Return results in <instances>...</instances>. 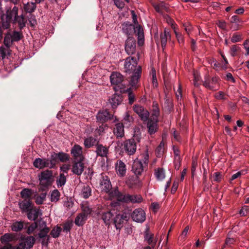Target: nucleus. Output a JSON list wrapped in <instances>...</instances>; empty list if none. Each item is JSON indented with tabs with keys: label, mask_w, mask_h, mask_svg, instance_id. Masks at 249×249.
<instances>
[{
	"label": "nucleus",
	"mask_w": 249,
	"mask_h": 249,
	"mask_svg": "<svg viewBox=\"0 0 249 249\" xmlns=\"http://www.w3.org/2000/svg\"><path fill=\"white\" fill-rule=\"evenodd\" d=\"M122 30L123 32L127 36L136 33L138 36V44L140 46L143 45L144 43V34L143 29L141 26L137 25L135 27L128 22H124L122 24Z\"/></svg>",
	"instance_id": "obj_1"
},
{
	"label": "nucleus",
	"mask_w": 249,
	"mask_h": 249,
	"mask_svg": "<svg viewBox=\"0 0 249 249\" xmlns=\"http://www.w3.org/2000/svg\"><path fill=\"white\" fill-rule=\"evenodd\" d=\"M139 56L137 58L134 57H128L125 60L124 64V69L125 71L130 74L137 71L138 67L140 68V71H142L141 67L138 65V60H139Z\"/></svg>",
	"instance_id": "obj_2"
},
{
	"label": "nucleus",
	"mask_w": 249,
	"mask_h": 249,
	"mask_svg": "<svg viewBox=\"0 0 249 249\" xmlns=\"http://www.w3.org/2000/svg\"><path fill=\"white\" fill-rule=\"evenodd\" d=\"M36 239L32 236L21 237L20 242L16 246H13V249H30L35 244Z\"/></svg>",
	"instance_id": "obj_3"
},
{
	"label": "nucleus",
	"mask_w": 249,
	"mask_h": 249,
	"mask_svg": "<svg viewBox=\"0 0 249 249\" xmlns=\"http://www.w3.org/2000/svg\"><path fill=\"white\" fill-rule=\"evenodd\" d=\"M53 172L52 171L47 170L41 172L39 176L40 185L44 187L47 188L50 186L53 180H52Z\"/></svg>",
	"instance_id": "obj_4"
},
{
	"label": "nucleus",
	"mask_w": 249,
	"mask_h": 249,
	"mask_svg": "<svg viewBox=\"0 0 249 249\" xmlns=\"http://www.w3.org/2000/svg\"><path fill=\"white\" fill-rule=\"evenodd\" d=\"M219 78L217 76H213L210 78L208 75H206L203 85L209 89L216 90L219 88Z\"/></svg>",
	"instance_id": "obj_5"
},
{
	"label": "nucleus",
	"mask_w": 249,
	"mask_h": 249,
	"mask_svg": "<svg viewBox=\"0 0 249 249\" xmlns=\"http://www.w3.org/2000/svg\"><path fill=\"white\" fill-rule=\"evenodd\" d=\"M133 110L138 114L142 121L144 122L148 121L149 113L144 107L140 105H135L133 106Z\"/></svg>",
	"instance_id": "obj_6"
},
{
	"label": "nucleus",
	"mask_w": 249,
	"mask_h": 249,
	"mask_svg": "<svg viewBox=\"0 0 249 249\" xmlns=\"http://www.w3.org/2000/svg\"><path fill=\"white\" fill-rule=\"evenodd\" d=\"M124 149L128 155L135 154L137 149L136 142L134 139H129L124 142Z\"/></svg>",
	"instance_id": "obj_7"
},
{
	"label": "nucleus",
	"mask_w": 249,
	"mask_h": 249,
	"mask_svg": "<svg viewBox=\"0 0 249 249\" xmlns=\"http://www.w3.org/2000/svg\"><path fill=\"white\" fill-rule=\"evenodd\" d=\"M71 153L73 158V160H84V156L83 154L82 147L75 144L71 148Z\"/></svg>",
	"instance_id": "obj_8"
},
{
	"label": "nucleus",
	"mask_w": 249,
	"mask_h": 249,
	"mask_svg": "<svg viewBox=\"0 0 249 249\" xmlns=\"http://www.w3.org/2000/svg\"><path fill=\"white\" fill-rule=\"evenodd\" d=\"M34 165L35 167L39 169H42L44 167L53 168L54 163L48 159L37 158L34 161Z\"/></svg>",
	"instance_id": "obj_9"
},
{
	"label": "nucleus",
	"mask_w": 249,
	"mask_h": 249,
	"mask_svg": "<svg viewBox=\"0 0 249 249\" xmlns=\"http://www.w3.org/2000/svg\"><path fill=\"white\" fill-rule=\"evenodd\" d=\"M142 71H140V68L138 67V69H137V71L131 73L132 75L131 76L130 80L129 81V85L131 87V88L133 89H137L139 87V81L141 77Z\"/></svg>",
	"instance_id": "obj_10"
},
{
	"label": "nucleus",
	"mask_w": 249,
	"mask_h": 249,
	"mask_svg": "<svg viewBox=\"0 0 249 249\" xmlns=\"http://www.w3.org/2000/svg\"><path fill=\"white\" fill-rule=\"evenodd\" d=\"M125 50L128 55L135 53L136 52V41L134 38L130 37H128L125 42Z\"/></svg>",
	"instance_id": "obj_11"
},
{
	"label": "nucleus",
	"mask_w": 249,
	"mask_h": 249,
	"mask_svg": "<svg viewBox=\"0 0 249 249\" xmlns=\"http://www.w3.org/2000/svg\"><path fill=\"white\" fill-rule=\"evenodd\" d=\"M83 160H73L72 162L71 172L73 174L80 176L84 171V164Z\"/></svg>",
	"instance_id": "obj_12"
},
{
	"label": "nucleus",
	"mask_w": 249,
	"mask_h": 249,
	"mask_svg": "<svg viewBox=\"0 0 249 249\" xmlns=\"http://www.w3.org/2000/svg\"><path fill=\"white\" fill-rule=\"evenodd\" d=\"M131 217L134 221L142 223L145 219V213L142 209H136L132 213Z\"/></svg>",
	"instance_id": "obj_13"
},
{
	"label": "nucleus",
	"mask_w": 249,
	"mask_h": 249,
	"mask_svg": "<svg viewBox=\"0 0 249 249\" xmlns=\"http://www.w3.org/2000/svg\"><path fill=\"white\" fill-rule=\"evenodd\" d=\"M128 217L126 214H117L113 219V223L116 229H121L124 224V221H127Z\"/></svg>",
	"instance_id": "obj_14"
},
{
	"label": "nucleus",
	"mask_w": 249,
	"mask_h": 249,
	"mask_svg": "<svg viewBox=\"0 0 249 249\" xmlns=\"http://www.w3.org/2000/svg\"><path fill=\"white\" fill-rule=\"evenodd\" d=\"M142 198L140 195H130L129 194L124 195L123 198V202L125 203H140L142 201Z\"/></svg>",
	"instance_id": "obj_15"
},
{
	"label": "nucleus",
	"mask_w": 249,
	"mask_h": 249,
	"mask_svg": "<svg viewBox=\"0 0 249 249\" xmlns=\"http://www.w3.org/2000/svg\"><path fill=\"white\" fill-rule=\"evenodd\" d=\"M100 185L102 191L106 193H108L111 190L112 186L110 181L109 178L107 176L102 175V179H101Z\"/></svg>",
	"instance_id": "obj_16"
},
{
	"label": "nucleus",
	"mask_w": 249,
	"mask_h": 249,
	"mask_svg": "<svg viewBox=\"0 0 249 249\" xmlns=\"http://www.w3.org/2000/svg\"><path fill=\"white\" fill-rule=\"evenodd\" d=\"M115 170L117 175L120 177L125 175L126 168L125 164L121 160H118L115 164Z\"/></svg>",
	"instance_id": "obj_17"
},
{
	"label": "nucleus",
	"mask_w": 249,
	"mask_h": 249,
	"mask_svg": "<svg viewBox=\"0 0 249 249\" xmlns=\"http://www.w3.org/2000/svg\"><path fill=\"white\" fill-rule=\"evenodd\" d=\"M112 115L110 114L107 110H102L99 111L96 115L97 121L103 123L112 118Z\"/></svg>",
	"instance_id": "obj_18"
},
{
	"label": "nucleus",
	"mask_w": 249,
	"mask_h": 249,
	"mask_svg": "<svg viewBox=\"0 0 249 249\" xmlns=\"http://www.w3.org/2000/svg\"><path fill=\"white\" fill-rule=\"evenodd\" d=\"M158 119L149 118L148 119L147 126L148 128V133L152 135L154 134L158 129L157 123Z\"/></svg>",
	"instance_id": "obj_19"
},
{
	"label": "nucleus",
	"mask_w": 249,
	"mask_h": 249,
	"mask_svg": "<svg viewBox=\"0 0 249 249\" xmlns=\"http://www.w3.org/2000/svg\"><path fill=\"white\" fill-rule=\"evenodd\" d=\"M171 36L169 30L165 29L163 33L160 35V39L162 49L164 50L166 46L167 42L171 39Z\"/></svg>",
	"instance_id": "obj_20"
},
{
	"label": "nucleus",
	"mask_w": 249,
	"mask_h": 249,
	"mask_svg": "<svg viewBox=\"0 0 249 249\" xmlns=\"http://www.w3.org/2000/svg\"><path fill=\"white\" fill-rule=\"evenodd\" d=\"M101 218L106 225H109L112 221L113 214L110 210L103 211L100 212Z\"/></svg>",
	"instance_id": "obj_21"
},
{
	"label": "nucleus",
	"mask_w": 249,
	"mask_h": 249,
	"mask_svg": "<svg viewBox=\"0 0 249 249\" xmlns=\"http://www.w3.org/2000/svg\"><path fill=\"white\" fill-rule=\"evenodd\" d=\"M111 84L119 86L123 81V75L119 72H113L110 77Z\"/></svg>",
	"instance_id": "obj_22"
},
{
	"label": "nucleus",
	"mask_w": 249,
	"mask_h": 249,
	"mask_svg": "<svg viewBox=\"0 0 249 249\" xmlns=\"http://www.w3.org/2000/svg\"><path fill=\"white\" fill-rule=\"evenodd\" d=\"M132 171L136 175H140L143 171V164L138 159H136L132 165Z\"/></svg>",
	"instance_id": "obj_23"
},
{
	"label": "nucleus",
	"mask_w": 249,
	"mask_h": 249,
	"mask_svg": "<svg viewBox=\"0 0 249 249\" xmlns=\"http://www.w3.org/2000/svg\"><path fill=\"white\" fill-rule=\"evenodd\" d=\"M96 153L98 156L101 157H107L108 154V147L104 146L101 144L96 145Z\"/></svg>",
	"instance_id": "obj_24"
},
{
	"label": "nucleus",
	"mask_w": 249,
	"mask_h": 249,
	"mask_svg": "<svg viewBox=\"0 0 249 249\" xmlns=\"http://www.w3.org/2000/svg\"><path fill=\"white\" fill-rule=\"evenodd\" d=\"M19 208L22 210L23 212H27L31 210L32 208V203L31 200H23L18 203Z\"/></svg>",
	"instance_id": "obj_25"
},
{
	"label": "nucleus",
	"mask_w": 249,
	"mask_h": 249,
	"mask_svg": "<svg viewBox=\"0 0 249 249\" xmlns=\"http://www.w3.org/2000/svg\"><path fill=\"white\" fill-rule=\"evenodd\" d=\"M113 132L117 138H122L124 136V126L122 123H119L116 124L114 128Z\"/></svg>",
	"instance_id": "obj_26"
},
{
	"label": "nucleus",
	"mask_w": 249,
	"mask_h": 249,
	"mask_svg": "<svg viewBox=\"0 0 249 249\" xmlns=\"http://www.w3.org/2000/svg\"><path fill=\"white\" fill-rule=\"evenodd\" d=\"M16 234L5 233L0 237V241L2 244H10V243L15 240Z\"/></svg>",
	"instance_id": "obj_27"
},
{
	"label": "nucleus",
	"mask_w": 249,
	"mask_h": 249,
	"mask_svg": "<svg viewBox=\"0 0 249 249\" xmlns=\"http://www.w3.org/2000/svg\"><path fill=\"white\" fill-rule=\"evenodd\" d=\"M144 240L152 248L154 247L157 242V240L154 239V234L149 233L147 231L144 233Z\"/></svg>",
	"instance_id": "obj_28"
},
{
	"label": "nucleus",
	"mask_w": 249,
	"mask_h": 249,
	"mask_svg": "<svg viewBox=\"0 0 249 249\" xmlns=\"http://www.w3.org/2000/svg\"><path fill=\"white\" fill-rule=\"evenodd\" d=\"M108 193L111 198H116L118 201L122 202L124 195L120 193L118 189L110 190Z\"/></svg>",
	"instance_id": "obj_29"
},
{
	"label": "nucleus",
	"mask_w": 249,
	"mask_h": 249,
	"mask_svg": "<svg viewBox=\"0 0 249 249\" xmlns=\"http://www.w3.org/2000/svg\"><path fill=\"white\" fill-rule=\"evenodd\" d=\"M28 212V218L31 220H36L38 216L41 214L40 210L38 209H32L31 208V210H29Z\"/></svg>",
	"instance_id": "obj_30"
},
{
	"label": "nucleus",
	"mask_w": 249,
	"mask_h": 249,
	"mask_svg": "<svg viewBox=\"0 0 249 249\" xmlns=\"http://www.w3.org/2000/svg\"><path fill=\"white\" fill-rule=\"evenodd\" d=\"M18 8L14 6L12 10H7L6 11V19L7 20H10L12 19L16 18L18 16Z\"/></svg>",
	"instance_id": "obj_31"
},
{
	"label": "nucleus",
	"mask_w": 249,
	"mask_h": 249,
	"mask_svg": "<svg viewBox=\"0 0 249 249\" xmlns=\"http://www.w3.org/2000/svg\"><path fill=\"white\" fill-rule=\"evenodd\" d=\"M122 97L119 95L115 94L113 95L109 99V103L112 108H115L122 102Z\"/></svg>",
	"instance_id": "obj_32"
},
{
	"label": "nucleus",
	"mask_w": 249,
	"mask_h": 249,
	"mask_svg": "<svg viewBox=\"0 0 249 249\" xmlns=\"http://www.w3.org/2000/svg\"><path fill=\"white\" fill-rule=\"evenodd\" d=\"M42 229L40 230L38 233V236L40 238H43L47 237V240L49 239L48 233L50 231V229L46 226V223L43 221L41 223Z\"/></svg>",
	"instance_id": "obj_33"
},
{
	"label": "nucleus",
	"mask_w": 249,
	"mask_h": 249,
	"mask_svg": "<svg viewBox=\"0 0 249 249\" xmlns=\"http://www.w3.org/2000/svg\"><path fill=\"white\" fill-rule=\"evenodd\" d=\"M140 181L137 177H130L126 181V184L129 187L133 188L139 186Z\"/></svg>",
	"instance_id": "obj_34"
},
{
	"label": "nucleus",
	"mask_w": 249,
	"mask_h": 249,
	"mask_svg": "<svg viewBox=\"0 0 249 249\" xmlns=\"http://www.w3.org/2000/svg\"><path fill=\"white\" fill-rule=\"evenodd\" d=\"M97 140L95 138L90 136L84 139V145L86 148H90L96 145Z\"/></svg>",
	"instance_id": "obj_35"
},
{
	"label": "nucleus",
	"mask_w": 249,
	"mask_h": 249,
	"mask_svg": "<svg viewBox=\"0 0 249 249\" xmlns=\"http://www.w3.org/2000/svg\"><path fill=\"white\" fill-rule=\"evenodd\" d=\"M32 195L33 191L30 189H23L20 192L21 197L23 199V200H32Z\"/></svg>",
	"instance_id": "obj_36"
},
{
	"label": "nucleus",
	"mask_w": 249,
	"mask_h": 249,
	"mask_svg": "<svg viewBox=\"0 0 249 249\" xmlns=\"http://www.w3.org/2000/svg\"><path fill=\"white\" fill-rule=\"evenodd\" d=\"M66 180V176L65 175L64 173H60L56 179V183L57 187L59 188L63 186L65 184Z\"/></svg>",
	"instance_id": "obj_37"
},
{
	"label": "nucleus",
	"mask_w": 249,
	"mask_h": 249,
	"mask_svg": "<svg viewBox=\"0 0 249 249\" xmlns=\"http://www.w3.org/2000/svg\"><path fill=\"white\" fill-rule=\"evenodd\" d=\"M152 110V113L150 118L158 119V117L160 115V110L158 105L157 103L153 102Z\"/></svg>",
	"instance_id": "obj_38"
},
{
	"label": "nucleus",
	"mask_w": 249,
	"mask_h": 249,
	"mask_svg": "<svg viewBox=\"0 0 249 249\" xmlns=\"http://www.w3.org/2000/svg\"><path fill=\"white\" fill-rule=\"evenodd\" d=\"M155 175L158 180H161L165 177V171L162 168H158L155 170Z\"/></svg>",
	"instance_id": "obj_39"
},
{
	"label": "nucleus",
	"mask_w": 249,
	"mask_h": 249,
	"mask_svg": "<svg viewBox=\"0 0 249 249\" xmlns=\"http://www.w3.org/2000/svg\"><path fill=\"white\" fill-rule=\"evenodd\" d=\"M36 4L35 2H27L24 4V9L27 13H31L36 9Z\"/></svg>",
	"instance_id": "obj_40"
},
{
	"label": "nucleus",
	"mask_w": 249,
	"mask_h": 249,
	"mask_svg": "<svg viewBox=\"0 0 249 249\" xmlns=\"http://www.w3.org/2000/svg\"><path fill=\"white\" fill-rule=\"evenodd\" d=\"M60 196V193L59 191L57 189L53 190L50 195V200L53 202H57Z\"/></svg>",
	"instance_id": "obj_41"
},
{
	"label": "nucleus",
	"mask_w": 249,
	"mask_h": 249,
	"mask_svg": "<svg viewBox=\"0 0 249 249\" xmlns=\"http://www.w3.org/2000/svg\"><path fill=\"white\" fill-rule=\"evenodd\" d=\"M91 195V189L88 185H84L83 187L81 196L85 198H88Z\"/></svg>",
	"instance_id": "obj_42"
},
{
	"label": "nucleus",
	"mask_w": 249,
	"mask_h": 249,
	"mask_svg": "<svg viewBox=\"0 0 249 249\" xmlns=\"http://www.w3.org/2000/svg\"><path fill=\"white\" fill-rule=\"evenodd\" d=\"M24 227L22 222L16 221L14 222L11 226V230L14 231H20Z\"/></svg>",
	"instance_id": "obj_43"
},
{
	"label": "nucleus",
	"mask_w": 249,
	"mask_h": 249,
	"mask_svg": "<svg viewBox=\"0 0 249 249\" xmlns=\"http://www.w3.org/2000/svg\"><path fill=\"white\" fill-rule=\"evenodd\" d=\"M87 217L85 214L80 213L78 214L75 219V224L78 226H82L84 224V221L86 220Z\"/></svg>",
	"instance_id": "obj_44"
},
{
	"label": "nucleus",
	"mask_w": 249,
	"mask_h": 249,
	"mask_svg": "<svg viewBox=\"0 0 249 249\" xmlns=\"http://www.w3.org/2000/svg\"><path fill=\"white\" fill-rule=\"evenodd\" d=\"M13 42L11 34L10 33H7L4 36L3 41L5 46L9 48L11 46Z\"/></svg>",
	"instance_id": "obj_45"
},
{
	"label": "nucleus",
	"mask_w": 249,
	"mask_h": 249,
	"mask_svg": "<svg viewBox=\"0 0 249 249\" xmlns=\"http://www.w3.org/2000/svg\"><path fill=\"white\" fill-rule=\"evenodd\" d=\"M81 209L82 210L81 213L85 214V215L87 217L91 212V209L87 203H83L81 205Z\"/></svg>",
	"instance_id": "obj_46"
},
{
	"label": "nucleus",
	"mask_w": 249,
	"mask_h": 249,
	"mask_svg": "<svg viewBox=\"0 0 249 249\" xmlns=\"http://www.w3.org/2000/svg\"><path fill=\"white\" fill-rule=\"evenodd\" d=\"M15 22L18 24L19 27L20 29L23 28L25 26V19L22 15L20 16H18L14 20Z\"/></svg>",
	"instance_id": "obj_47"
},
{
	"label": "nucleus",
	"mask_w": 249,
	"mask_h": 249,
	"mask_svg": "<svg viewBox=\"0 0 249 249\" xmlns=\"http://www.w3.org/2000/svg\"><path fill=\"white\" fill-rule=\"evenodd\" d=\"M61 230L60 227L56 226L51 231L50 234L53 237L57 238L59 236Z\"/></svg>",
	"instance_id": "obj_48"
},
{
	"label": "nucleus",
	"mask_w": 249,
	"mask_h": 249,
	"mask_svg": "<svg viewBox=\"0 0 249 249\" xmlns=\"http://www.w3.org/2000/svg\"><path fill=\"white\" fill-rule=\"evenodd\" d=\"M139 160L142 161V163L147 164L149 160V155L147 150L141 154L140 159H139Z\"/></svg>",
	"instance_id": "obj_49"
},
{
	"label": "nucleus",
	"mask_w": 249,
	"mask_h": 249,
	"mask_svg": "<svg viewBox=\"0 0 249 249\" xmlns=\"http://www.w3.org/2000/svg\"><path fill=\"white\" fill-rule=\"evenodd\" d=\"M56 157L62 162H65L69 160V156L65 153L60 152L56 154Z\"/></svg>",
	"instance_id": "obj_50"
},
{
	"label": "nucleus",
	"mask_w": 249,
	"mask_h": 249,
	"mask_svg": "<svg viewBox=\"0 0 249 249\" xmlns=\"http://www.w3.org/2000/svg\"><path fill=\"white\" fill-rule=\"evenodd\" d=\"M164 142L163 141H161L156 150V153L157 156L160 157L163 154L164 150Z\"/></svg>",
	"instance_id": "obj_51"
},
{
	"label": "nucleus",
	"mask_w": 249,
	"mask_h": 249,
	"mask_svg": "<svg viewBox=\"0 0 249 249\" xmlns=\"http://www.w3.org/2000/svg\"><path fill=\"white\" fill-rule=\"evenodd\" d=\"M126 92L128 93L129 103L132 104L135 100V96L132 91V89L131 88L128 89L126 90Z\"/></svg>",
	"instance_id": "obj_52"
},
{
	"label": "nucleus",
	"mask_w": 249,
	"mask_h": 249,
	"mask_svg": "<svg viewBox=\"0 0 249 249\" xmlns=\"http://www.w3.org/2000/svg\"><path fill=\"white\" fill-rule=\"evenodd\" d=\"M46 193H43L39 196H37L36 198V203L37 204H42L46 198Z\"/></svg>",
	"instance_id": "obj_53"
},
{
	"label": "nucleus",
	"mask_w": 249,
	"mask_h": 249,
	"mask_svg": "<svg viewBox=\"0 0 249 249\" xmlns=\"http://www.w3.org/2000/svg\"><path fill=\"white\" fill-rule=\"evenodd\" d=\"M242 40V35L238 33H234L231 38V41L232 43L240 42Z\"/></svg>",
	"instance_id": "obj_54"
},
{
	"label": "nucleus",
	"mask_w": 249,
	"mask_h": 249,
	"mask_svg": "<svg viewBox=\"0 0 249 249\" xmlns=\"http://www.w3.org/2000/svg\"><path fill=\"white\" fill-rule=\"evenodd\" d=\"M37 222H34L30 225L28 228L27 233L28 234L32 233L37 228Z\"/></svg>",
	"instance_id": "obj_55"
},
{
	"label": "nucleus",
	"mask_w": 249,
	"mask_h": 249,
	"mask_svg": "<svg viewBox=\"0 0 249 249\" xmlns=\"http://www.w3.org/2000/svg\"><path fill=\"white\" fill-rule=\"evenodd\" d=\"M11 36L13 39V40L14 41H18L21 39V34L18 32L15 31L11 34Z\"/></svg>",
	"instance_id": "obj_56"
},
{
	"label": "nucleus",
	"mask_w": 249,
	"mask_h": 249,
	"mask_svg": "<svg viewBox=\"0 0 249 249\" xmlns=\"http://www.w3.org/2000/svg\"><path fill=\"white\" fill-rule=\"evenodd\" d=\"M194 84L195 86L197 87L199 85V82L200 80V75L198 73H194Z\"/></svg>",
	"instance_id": "obj_57"
},
{
	"label": "nucleus",
	"mask_w": 249,
	"mask_h": 249,
	"mask_svg": "<svg viewBox=\"0 0 249 249\" xmlns=\"http://www.w3.org/2000/svg\"><path fill=\"white\" fill-rule=\"evenodd\" d=\"M175 28V27H174ZM174 32L176 35V37L179 43H183L184 42L183 37L181 34L178 32L175 29H174Z\"/></svg>",
	"instance_id": "obj_58"
},
{
	"label": "nucleus",
	"mask_w": 249,
	"mask_h": 249,
	"mask_svg": "<svg viewBox=\"0 0 249 249\" xmlns=\"http://www.w3.org/2000/svg\"><path fill=\"white\" fill-rule=\"evenodd\" d=\"M240 49V47L236 45H233L231 48V54L232 56H235L236 55L237 52Z\"/></svg>",
	"instance_id": "obj_59"
},
{
	"label": "nucleus",
	"mask_w": 249,
	"mask_h": 249,
	"mask_svg": "<svg viewBox=\"0 0 249 249\" xmlns=\"http://www.w3.org/2000/svg\"><path fill=\"white\" fill-rule=\"evenodd\" d=\"M245 174V171L244 170H242L240 171H239L235 174L232 175L231 180H233L234 179H235L240 177H241V175Z\"/></svg>",
	"instance_id": "obj_60"
},
{
	"label": "nucleus",
	"mask_w": 249,
	"mask_h": 249,
	"mask_svg": "<svg viewBox=\"0 0 249 249\" xmlns=\"http://www.w3.org/2000/svg\"><path fill=\"white\" fill-rule=\"evenodd\" d=\"M222 175L219 172H215L213 175V179L215 181L219 182L222 178Z\"/></svg>",
	"instance_id": "obj_61"
},
{
	"label": "nucleus",
	"mask_w": 249,
	"mask_h": 249,
	"mask_svg": "<svg viewBox=\"0 0 249 249\" xmlns=\"http://www.w3.org/2000/svg\"><path fill=\"white\" fill-rule=\"evenodd\" d=\"M72 226V222H67L64 224L63 229L64 231H66V232L70 231V230L71 229Z\"/></svg>",
	"instance_id": "obj_62"
},
{
	"label": "nucleus",
	"mask_w": 249,
	"mask_h": 249,
	"mask_svg": "<svg viewBox=\"0 0 249 249\" xmlns=\"http://www.w3.org/2000/svg\"><path fill=\"white\" fill-rule=\"evenodd\" d=\"M176 95L178 98V99H179V98L181 99L182 97V93H181V85L179 83L178 86V89L176 91Z\"/></svg>",
	"instance_id": "obj_63"
},
{
	"label": "nucleus",
	"mask_w": 249,
	"mask_h": 249,
	"mask_svg": "<svg viewBox=\"0 0 249 249\" xmlns=\"http://www.w3.org/2000/svg\"><path fill=\"white\" fill-rule=\"evenodd\" d=\"M243 45L247 52L246 55H248L249 54V40H246L244 42Z\"/></svg>",
	"instance_id": "obj_64"
}]
</instances>
